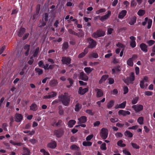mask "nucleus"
Listing matches in <instances>:
<instances>
[{
  "instance_id": "1",
  "label": "nucleus",
  "mask_w": 155,
  "mask_h": 155,
  "mask_svg": "<svg viewBox=\"0 0 155 155\" xmlns=\"http://www.w3.org/2000/svg\"><path fill=\"white\" fill-rule=\"evenodd\" d=\"M59 98L64 105L65 106L68 105L70 102V97L66 93L59 97Z\"/></svg>"
},
{
  "instance_id": "2",
  "label": "nucleus",
  "mask_w": 155,
  "mask_h": 155,
  "mask_svg": "<svg viewBox=\"0 0 155 155\" xmlns=\"http://www.w3.org/2000/svg\"><path fill=\"white\" fill-rule=\"evenodd\" d=\"M108 134V131L107 129L103 128L101 129L100 132V136L103 139H105L107 137Z\"/></svg>"
},
{
  "instance_id": "3",
  "label": "nucleus",
  "mask_w": 155,
  "mask_h": 155,
  "mask_svg": "<svg viewBox=\"0 0 155 155\" xmlns=\"http://www.w3.org/2000/svg\"><path fill=\"white\" fill-rule=\"evenodd\" d=\"M104 35L105 32L104 31L101 30H99L94 32L92 34V36L94 38H97L99 37L103 36Z\"/></svg>"
},
{
  "instance_id": "4",
  "label": "nucleus",
  "mask_w": 155,
  "mask_h": 155,
  "mask_svg": "<svg viewBox=\"0 0 155 155\" xmlns=\"http://www.w3.org/2000/svg\"><path fill=\"white\" fill-rule=\"evenodd\" d=\"M132 108L134 109L135 112L138 113L143 110V107L142 105L137 104L133 105Z\"/></svg>"
},
{
  "instance_id": "5",
  "label": "nucleus",
  "mask_w": 155,
  "mask_h": 155,
  "mask_svg": "<svg viewBox=\"0 0 155 155\" xmlns=\"http://www.w3.org/2000/svg\"><path fill=\"white\" fill-rule=\"evenodd\" d=\"M53 135L57 137L60 138L64 134V130L62 129L54 130L53 132Z\"/></svg>"
},
{
  "instance_id": "6",
  "label": "nucleus",
  "mask_w": 155,
  "mask_h": 155,
  "mask_svg": "<svg viewBox=\"0 0 155 155\" xmlns=\"http://www.w3.org/2000/svg\"><path fill=\"white\" fill-rule=\"evenodd\" d=\"M87 41L89 43V45L88 48H94L96 45V42L92 39L89 38L87 39Z\"/></svg>"
},
{
  "instance_id": "7",
  "label": "nucleus",
  "mask_w": 155,
  "mask_h": 155,
  "mask_svg": "<svg viewBox=\"0 0 155 155\" xmlns=\"http://www.w3.org/2000/svg\"><path fill=\"white\" fill-rule=\"evenodd\" d=\"M23 118L22 115L18 113H16L14 117L15 121L17 122H21Z\"/></svg>"
},
{
  "instance_id": "8",
  "label": "nucleus",
  "mask_w": 155,
  "mask_h": 155,
  "mask_svg": "<svg viewBox=\"0 0 155 155\" xmlns=\"http://www.w3.org/2000/svg\"><path fill=\"white\" fill-rule=\"evenodd\" d=\"M88 77L83 72H82L80 73L79 79L85 81H86L88 80Z\"/></svg>"
},
{
  "instance_id": "9",
  "label": "nucleus",
  "mask_w": 155,
  "mask_h": 155,
  "mask_svg": "<svg viewBox=\"0 0 155 155\" xmlns=\"http://www.w3.org/2000/svg\"><path fill=\"white\" fill-rule=\"evenodd\" d=\"M71 59L68 57H63L62 58L61 61L64 64L68 65L71 63Z\"/></svg>"
},
{
  "instance_id": "10",
  "label": "nucleus",
  "mask_w": 155,
  "mask_h": 155,
  "mask_svg": "<svg viewBox=\"0 0 155 155\" xmlns=\"http://www.w3.org/2000/svg\"><path fill=\"white\" fill-rule=\"evenodd\" d=\"M130 38L131 40L130 44V46L132 48L135 47L136 46V43L135 41V38L133 36H131L130 37Z\"/></svg>"
},
{
  "instance_id": "11",
  "label": "nucleus",
  "mask_w": 155,
  "mask_h": 155,
  "mask_svg": "<svg viewBox=\"0 0 155 155\" xmlns=\"http://www.w3.org/2000/svg\"><path fill=\"white\" fill-rule=\"evenodd\" d=\"M111 11L110 10L108 11L107 12V14L101 17L100 20L103 21L107 19L111 15Z\"/></svg>"
},
{
  "instance_id": "12",
  "label": "nucleus",
  "mask_w": 155,
  "mask_h": 155,
  "mask_svg": "<svg viewBox=\"0 0 155 155\" xmlns=\"http://www.w3.org/2000/svg\"><path fill=\"white\" fill-rule=\"evenodd\" d=\"M118 114L120 115H122L123 116H125L127 115H130V113L128 111L121 110L118 111Z\"/></svg>"
},
{
  "instance_id": "13",
  "label": "nucleus",
  "mask_w": 155,
  "mask_h": 155,
  "mask_svg": "<svg viewBox=\"0 0 155 155\" xmlns=\"http://www.w3.org/2000/svg\"><path fill=\"white\" fill-rule=\"evenodd\" d=\"M127 12L126 10H122L120 12L118 15V18L122 19L126 15Z\"/></svg>"
},
{
  "instance_id": "14",
  "label": "nucleus",
  "mask_w": 155,
  "mask_h": 155,
  "mask_svg": "<svg viewBox=\"0 0 155 155\" xmlns=\"http://www.w3.org/2000/svg\"><path fill=\"white\" fill-rule=\"evenodd\" d=\"M56 143L54 141H52L47 144L48 147L52 149L56 147Z\"/></svg>"
},
{
  "instance_id": "15",
  "label": "nucleus",
  "mask_w": 155,
  "mask_h": 155,
  "mask_svg": "<svg viewBox=\"0 0 155 155\" xmlns=\"http://www.w3.org/2000/svg\"><path fill=\"white\" fill-rule=\"evenodd\" d=\"M140 48L142 51L144 52H147V46L145 44L142 43L140 45Z\"/></svg>"
},
{
  "instance_id": "16",
  "label": "nucleus",
  "mask_w": 155,
  "mask_h": 155,
  "mask_svg": "<svg viewBox=\"0 0 155 155\" xmlns=\"http://www.w3.org/2000/svg\"><path fill=\"white\" fill-rule=\"evenodd\" d=\"M30 150L28 148L24 147L23 149L22 155H30Z\"/></svg>"
},
{
  "instance_id": "17",
  "label": "nucleus",
  "mask_w": 155,
  "mask_h": 155,
  "mask_svg": "<svg viewBox=\"0 0 155 155\" xmlns=\"http://www.w3.org/2000/svg\"><path fill=\"white\" fill-rule=\"evenodd\" d=\"M126 104V101H124L122 103L119 104H117L115 106V108L116 109H118V108H122L123 109L124 108Z\"/></svg>"
},
{
  "instance_id": "18",
  "label": "nucleus",
  "mask_w": 155,
  "mask_h": 155,
  "mask_svg": "<svg viewBox=\"0 0 155 155\" xmlns=\"http://www.w3.org/2000/svg\"><path fill=\"white\" fill-rule=\"evenodd\" d=\"M79 121L78 122V124L85 123L87 121V117L85 116H83L78 118Z\"/></svg>"
},
{
  "instance_id": "19",
  "label": "nucleus",
  "mask_w": 155,
  "mask_h": 155,
  "mask_svg": "<svg viewBox=\"0 0 155 155\" xmlns=\"http://www.w3.org/2000/svg\"><path fill=\"white\" fill-rule=\"evenodd\" d=\"M88 91V89L87 88L83 89L82 87H80L79 88L78 93L80 94L83 95L87 92Z\"/></svg>"
},
{
  "instance_id": "20",
  "label": "nucleus",
  "mask_w": 155,
  "mask_h": 155,
  "mask_svg": "<svg viewBox=\"0 0 155 155\" xmlns=\"http://www.w3.org/2000/svg\"><path fill=\"white\" fill-rule=\"evenodd\" d=\"M136 17L135 16H133L130 18L128 23L130 25H133L136 23Z\"/></svg>"
},
{
  "instance_id": "21",
  "label": "nucleus",
  "mask_w": 155,
  "mask_h": 155,
  "mask_svg": "<svg viewBox=\"0 0 155 155\" xmlns=\"http://www.w3.org/2000/svg\"><path fill=\"white\" fill-rule=\"evenodd\" d=\"M97 92V96L98 97H100L102 96L103 94V91L100 89H96Z\"/></svg>"
},
{
  "instance_id": "22",
  "label": "nucleus",
  "mask_w": 155,
  "mask_h": 155,
  "mask_svg": "<svg viewBox=\"0 0 155 155\" xmlns=\"http://www.w3.org/2000/svg\"><path fill=\"white\" fill-rule=\"evenodd\" d=\"M88 50L87 48H85L84 51V52H82L78 55V58H81L84 57L88 52Z\"/></svg>"
},
{
  "instance_id": "23",
  "label": "nucleus",
  "mask_w": 155,
  "mask_h": 155,
  "mask_svg": "<svg viewBox=\"0 0 155 155\" xmlns=\"http://www.w3.org/2000/svg\"><path fill=\"white\" fill-rule=\"evenodd\" d=\"M30 109L33 111H36L38 109V107L37 105L35 103H33L30 106Z\"/></svg>"
},
{
  "instance_id": "24",
  "label": "nucleus",
  "mask_w": 155,
  "mask_h": 155,
  "mask_svg": "<svg viewBox=\"0 0 155 155\" xmlns=\"http://www.w3.org/2000/svg\"><path fill=\"white\" fill-rule=\"evenodd\" d=\"M76 121L74 120H71L69 121L68 123V127L70 128L72 127L74 125Z\"/></svg>"
},
{
  "instance_id": "25",
  "label": "nucleus",
  "mask_w": 155,
  "mask_h": 155,
  "mask_svg": "<svg viewBox=\"0 0 155 155\" xmlns=\"http://www.w3.org/2000/svg\"><path fill=\"white\" fill-rule=\"evenodd\" d=\"M25 29L24 28H21L19 31L18 35L19 37H21L25 32Z\"/></svg>"
},
{
  "instance_id": "26",
  "label": "nucleus",
  "mask_w": 155,
  "mask_h": 155,
  "mask_svg": "<svg viewBox=\"0 0 155 155\" xmlns=\"http://www.w3.org/2000/svg\"><path fill=\"white\" fill-rule=\"evenodd\" d=\"M108 77V75H103L101 78V79L99 80V84H101L103 81H105Z\"/></svg>"
},
{
  "instance_id": "27",
  "label": "nucleus",
  "mask_w": 155,
  "mask_h": 155,
  "mask_svg": "<svg viewBox=\"0 0 155 155\" xmlns=\"http://www.w3.org/2000/svg\"><path fill=\"white\" fill-rule=\"evenodd\" d=\"M39 48L38 47H37L36 49L32 51V53L33 54V56L34 57H36L38 54L39 52Z\"/></svg>"
},
{
  "instance_id": "28",
  "label": "nucleus",
  "mask_w": 155,
  "mask_h": 155,
  "mask_svg": "<svg viewBox=\"0 0 155 155\" xmlns=\"http://www.w3.org/2000/svg\"><path fill=\"white\" fill-rule=\"evenodd\" d=\"M124 135L125 136L129 137H132L133 135L132 133L128 130H126L124 133Z\"/></svg>"
},
{
  "instance_id": "29",
  "label": "nucleus",
  "mask_w": 155,
  "mask_h": 155,
  "mask_svg": "<svg viewBox=\"0 0 155 155\" xmlns=\"http://www.w3.org/2000/svg\"><path fill=\"white\" fill-rule=\"evenodd\" d=\"M48 13H45L42 17V20L45 21L46 22H47L48 20Z\"/></svg>"
},
{
  "instance_id": "30",
  "label": "nucleus",
  "mask_w": 155,
  "mask_h": 155,
  "mask_svg": "<svg viewBox=\"0 0 155 155\" xmlns=\"http://www.w3.org/2000/svg\"><path fill=\"white\" fill-rule=\"evenodd\" d=\"M70 148L73 150L78 151L80 150V148L75 144H73L71 146Z\"/></svg>"
},
{
  "instance_id": "31",
  "label": "nucleus",
  "mask_w": 155,
  "mask_h": 155,
  "mask_svg": "<svg viewBox=\"0 0 155 155\" xmlns=\"http://www.w3.org/2000/svg\"><path fill=\"white\" fill-rule=\"evenodd\" d=\"M127 64L130 66H133L134 65L133 60L132 58H129L127 61Z\"/></svg>"
},
{
  "instance_id": "32",
  "label": "nucleus",
  "mask_w": 155,
  "mask_h": 155,
  "mask_svg": "<svg viewBox=\"0 0 155 155\" xmlns=\"http://www.w3.org/2000/svg\"><path fill=\"white\" fill-rule=\"evenodd\" d=\"M24 49L26 50L25 52V54L27 56L28 55L29 51L30 49V45H26L24 46Z\"/></svg>"
},
{
  "instance_id": "33",
  "label": "nucleus",
  "mask_w": 155,
  "mask_h": 155,
  "mask_svg": "<svg viewBox=\"0 0 155 155\" xmlns=\"http://www.w3.org/2000/svg\"><path fill=\"white\" fill-rule=\"evenodd\" d=\"M58 83L57 81L55 80H51L50 82V84L51 86H54L56 85Z\"/></svg>"
},
{
  "instance_id": "34",
  "label": "nucleus",
  "mask_w": 155,
  "mask_h": 155,
  "mask_svg": "<svg viewBox=\"0 0 155 155\" xmlns=\"http://www.w3.org/2000/svg\"><path fill=\"white\" fill-rule=\"evenodd\" d=\"M145 13V11L144 10L140 9L139 10L137 14L140 16H143Z\"/></svg>"
},
{
  "instance_id": "35",
  "label": "nucleus",
  "mask_w": 155,
  "mask_h": 155,
  "mask_svg": "<svg viewBox=\"0 0 155 155\" xmlns=\"http://www.w3.org/2000/svg\"><path fill=\"white\" fill-rule=\"evenodd\" d=\"M84 70L86 72L89 74L93 70V69L90 67H86L84 68Z\"/></svg>"
},
{
  "instance_id": "36",
  "label": "nucleus",
  "mask_w": 155,
  "mask_h": 155,
  "mask_svg": "<svg viewBox=\"0 0 155 155\" xmlns=\"http://www.w3.org/2000/svg\"><path fill=\"white\" fill-rule=\"evenodd\" d=\"M124 82L127 84L133 83V81H132L130 78L127 77L124 81Z\"/></svg>"
},
{
  "instance_id": "37",
  "label": "nucleus",
  "mask_w": 155,
  "mask_h": 155,
  "mask_svg": "<svg viewBox=\"0 0 155 155\" xmlns=\"http://www.w3.org/2000/svg\"><path fill=\"white\" fill-rule=\"evenodd\" d=\"M46 24V22L44 21L43 20L42 21H39V23L38 25V26L39 27H41L45 25Z\"/></svg>"
},
{
  "instance_id": "38",
  "label": "nucleus",
  "mask_w": 155,
  "mask_h": 155,
  "mask_svg": "<svg viewBox=\"0 0 155 155\" xmlns=\"http://www.w3.org/2000/svg\"><path fill=\"white\" fill-rule=\"evenodd\" d=\"M92 143L89 141H84L83 143V145L85 146H91Z\"/></svg>"
},
{
  "instance_id": "39",
  "label": "nucleus",
  "mask_w": 155,
  "mask_h": 155,
  "mask_svg": "<svg viewBox=\"0 0 155 155\" xmlns=\"http://www.w3.org/2000/svg\"><path fill=\"white\" fill-rule=\"evenodd\" d=\"M114 101L113 100L110 101L107 104V107L108 108H111L113 106L114 104Z\"/></svg>"
},
{
  "instance_id": "40",
  "label": "nucleus",
  "mask_w": 155,
  "mask_h": 155,
  "mask_svg": "<svg viewBox=\"0 0 155 155\" xmlns=\"http://www.w3.org/2000/svg\"><path fill=\"white\" fill-rule=\"evenodd\" d=\"M143 118L142 117H139L137 120V121L140 124L142 125L143 124Z\"/></svg>"
},
{
  "instance_id": "41",
  "label": "nucleus",
  "mask_w": 155,
  "mask_h": 155,
  "mask_svg": "<svg viewBox=\"0 0 155 155\" xmlns=\"http://www.w3.org/2000/svg\"><path fill=\"white\" fill-rule=\"evenodd\" d=\"M106 11V10L105 8H102L97 11L95 13L96 14H99L101 13L105 12Z\"/></svg>"
},
{
  "instance_id": "42",
  "label": "nucleus",
  "mask_w": 155,
  "mask_h": 155,
  "mask_svg": "<svg viewBox=\"0 0 155 155\" xmlns=\"http://www.w3.org/2000/svg\"><path fill=\"white\" fill-rule=\"evenodd\" d=\"M58 113L60 115H63L64 113V111L63 109L62 108L61 106H60L59 107V111Z\"/></svg>"
},
{
  "instance_id": "43",
  "label": "nucleus",
  "mask_w": 155,
  "mask_h": 155,
  "mask_svg": "<svg viewBox=\"0 0 155 155\" xmlns=\"http://www.w3.org/2000/svg\"><path fill=\"white\" fill-rule=\"evenodd\" d=\"M89 57H93L94 58H97L98 57V54L97 53H93L90 54Z\"/></svg>"
},
{
  "instance_id": "44",
  "label": "nucleus",
  "mask_w": 155,
  "mask_h": 155,
  "mask_svg": "<svg viewBox=\"0 0 155 155\" xmlns=\"http://www.w3.org/2000/svg\"><path fill=\"white\" fill-rule=\"evenodd\" d=\"M35 71L38 73L39 75H41L43 73V71L41 69L39 68H35Z\"/></svg>"
},
{
  "instance_id": "45",
  "label": "nucleus",
  "mask_w": 155,
  "mask_h": 155,
  "mask_svg": "<svg viewBox=\"0 0 155 155\" xmlns=\"http://www.w3.org/2000/svg\"><path fill=\"white\" fill-rule=\"evenodd\" d=\"M55 121L54 123H52V125L54 126L55 125L56 126H58L59 125H60L62 124V121L61 120H58V122L55 124Z\"/></svg>"
},
{
  "instance_id": "46",
  "label": "nucleus",
  "mask_w": 155,
  "mask_h": 155,
  "mask_svg": "<svg viewBox=\"0 0 155 155\" xmlns=\"http://www.w3.org/2000/svg\"><path fill=\"white\" fill-rule=\"evenodd\" d=\"M100 149L102 150H105L107 149L106 144L105 143H103L100 146Z\"/></svg>"
},
{
  "instance_id": "47",
  "label": "nucleus",
  "mask_w": 155,
  "mask_h": 155,
  "mask_svg": "<svg viewBox=\"0 0 155 155\" xmlns=\"http://www.w3.org/2000/svg\"><path fill=\"white\" fill-rule=\"evenodd\" d=\"M138 97H136L134 98L131 101V102L133 104H136L138 100Z\"/></svg>"
},
{
  "instance_id": "48",
  "label": "nucleus",
  "mask_w": 155,
  "mask_h": 155,
  "mask_svg": "<svg viewBox=\"0 0 155 155\" xmlns=\"http://www.w3.org/2000/svg\"><path fill=\"white\" fill-rule=\"evenodd\" d=\"M48 94H49L50 98L56 96L57 95L56 93L54 91H52L51 92L48 93Z\"/></svg>"
},
{
  "instance_id": "49",
  "label": "nucleus",
  "mask_w": 155,
  "mask_h": 155,
  "mask_svg": "<svg viewBox=\"0 0 155 155\" xmlns=\"http://www.w3.org/2000/svg\"><path fill=\"white\" fill-rule=\"evenodd\" d=\"M122 140H119L117 143V144L118 146L121 147H124L126 146L125 144L123 143Z\"/></svg>"
},
{
  "instance_id": "50",
  "label": "nucleus",
  "mask_w": 155,
  "mask_h": 155,
  "mask_svg": "<svg viewBox=\"0 0 155 155\" xmlns=\"http://www.w3.org/2000/svg\"><path fill=\"white\" fill-rule=\"evenodd\" d=\"M152 20L151 19H149L148 21V25L147 28L148 29H150L151 26L152 24Z\"/></svg>"
},
{
  "instance_id": "51",
  "label": "nucleus",
  "mask_w": 155,
  "mask_h": 155,
  "mask_svg": "<svg viewBox=\"0 0 155 155\" xmlns=\"http://www.w3.org/2000/svg\"><path fill=\"white\" fill-rule=\"evenodd\" d=\"M116 45L117 47L120 48H124L125 47V45L119 42Z\"/></svg>"
},
{
  "instance_id": "52",
  "label": "nucleus",
  "mask_w": 155,
  "mask_h": 155,
  "mask_svg": "<svg viewBox=\"0 0 155 155\" xmlns=\"http://www.w3.org/2000/svg\"><path fill=\"white\" fill-rule=\"evenodd\" d=\"M68 80L69 81V82L70 83V85H68L67 86V87L68 88L70 87L73 84V80L71 78H68Z\"/></svg>"
},
{
  "instance_id": "53",
  "label": "nucleus",
  "mask_w": 155,
  "mask_h": 155,
  "mask_svg": "<svg viewBox=\"0 0 155 155\" xmlns=\"http://www.w3.org/2000/svg\"><path fill=\"white\" fill-rule=\"evenodd\" d=\"M110 121L112 123H115L118 121V119L117 118L114 117L111 118L110 119Z\"/></svg>"
},
{
  "instance_id": "54",
  "label": "nucleus",
  "mask_w": 155,
  "mask_h": 155,
  "mask_svg": "<svg viewBox=\"0 0 155 155\" xmlns=\"http://www.w3.org/2000/svg\"><path fill=\"white\" fill-rule=\"evenodd\" d=\"M137 3L134 0L131 1L130 4V6L131 7H135L137 5Z\"/></svg>"
},
{
  "instance_id": "55",
  "label": "nucleus",
  "mask_w": 155,
  "mask_h": 155,
  "mask_svg": "<svg viewBox=\"0 0 155 155\" xmlns=\"http://www.w3.org/2000/svg\"><path fill=\"white\" fill-rule=\"evenodd\" d=\"M155 41L153 40H150L147 41V43L148 44L149 46H151L153 45Z\"/></svg>"
},
{
  "instance_id": "56",
  "label": "nucleus",
  "mask_w": 155,
  "mask_h": 155,
  "mask_svg": "<svg viewBox=\"0 0 155 155\" xmlns=\"http://www.w3.org/2000/svg\"><path fill=\"white\" fill-rule=\"evenodd\" d=\"M81 105L79 104H77L75 106V110L76 111H78L81 108Z\"/></svg>"
},
{
  "instance_id": "57",
  "label": "nucleus",
  "mask_w": 155,
  "mask_h": 155,
  "mask_svg": "<svg viewBox=\"0 0 155 155\" xmlns=\"http://www.w3.org/2000/svg\"><path fill=\"white\" fill-rule=\"evenodd\" d=\"M85 112L86 113L91 115H93L94 114V112H92V110L90 109L87 110Z\"/></svg>"
},
{
  "instance_id": "58",
  "label": "nucleus",
  "mask_w": 155,
  "mask_h": 155,
  "mask_svg": "<svg viewBox=\"0 0 155 155\" xmlns=\"http://www.w3.org/2000/svg\"><path fill=\"white\" fill-rule=\"evenodd\" d=\"M131 145L133 147L136 149H139L140 148L139 146L136 143H131Z\"/></svg>"
},
{
  "instance_id": "59",
  "label": "nucleus",
  "mask_w": 155,
  "mask_h": 155,
  "mask_svg": "<svg viewBox=\"0 0 155 155\" xmlns=\"http://www.w3.org/2000/svg\"><path fill=\"white\" fill-rule=\"evenodd\" d=\"M124 94H127L128 92V88L127 86H124L123 87Z\"/></svg>"
},
{
  "instance_id": "60",
  "label": "nucleus",
  "mask_w": 155,
  "mask_h": 155,
  "mask_svg": "<svg viewBox=\"0 0 155 155\" xmlns=\"http://www.w3.org/2000/svg\"><path fill=\"white\" fill-rule=\"evenodd\" d=\"M7 126V124L6 123H3L2 124V127L3 128L4 130L5 131H7V129L6 127Z\"/></svg>"
},
{
  "instance_id": "61",
  "label": "nucleus",
  "mask_w": 155,
  "mask_h": 155,
  "mask_svg": "<svg viewBox=\"0 0 155 155\" xmlns=\"http://www.w3.org/2000/svg\"><path fill=\"white\" fill-rule=\"evenodd\" d=\"M140 87L141 88L143 89L144 88V82L143 80L141 81H140Z\"/></svg>"
},
{
  "instance_id": "62",
  "label": "nucleus",
  "mask_w": 155,
  "mask_h": 155,
  "mask_svg": "<svg viewBox=\"0 0 155 155\" xmlns=\"http://www.w3.org/2000/svg\"><path fill=\"white\" fill-rule=\"evenodd\" d=\"M115 135L117 138L121 137H122L123 135L121 133L117 132L115 134Z\"/></svg>"
},
{
  "instance_id": "63",
  "label": "nucleus",
  "mask_w": 155,
  "mask_h": 155,
  "mask_svg": "<svg viewBox=\"0 0 155 155\" xmlns=\"http://www.w3.org/2000/svg\"><path fill=\"white\" fill-rule=\"evenodd\" d=\"M129 78H130V79L132 81H133L134 80L135 77L134 76V74L133 72H131V73L129 77H128Z\"/></svg>"
},
{
  "instance_id": "64",
  "label": "nucleus",
  "mask_w": 155,
  "mask_h": 155,
  "mask_svg": "<svg viewBox=\"0 0 155 155\" xmlns=\"http://www.w3.org/2000/svg\"><path fill=\"white\" fill-rule=\"evenodd\" d=\"M123 152L126 155H131L129 152L126 149H124L123 151Z\"/></svg>"
}]
</instances>
